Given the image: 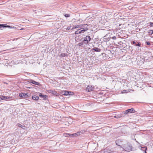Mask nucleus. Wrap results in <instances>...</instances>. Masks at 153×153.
Instances as JSON below:
<instances>
[{"instance_id":"obj_32","label":"nucleus","mask_w":153,"mask_h":153,"mask_svg":"<svg viewBox=\"0 0 153 153\" xmlns=\"http://www.w3.org/2000/svg\"><path fill=\"white\" fill-rule=\"evenodd\" d=\"M112 39L113 40H116V37L115 36H114L112 37Z\"/></svg>"},{"instance_id":"obj_21","label":"nucleus","mask_w":153,"mask_h":153,"mask_svg":"<svg viewBox=\"0 0 153 153\" xmlns=\"http://www.w3.org/2000/svg\"><path fill=\"white\" fill-rule=\"evenodd\" d=\"M147 33L149 34V35L152 36L153 34V30H149L147 32Z\"/></svg>"},{"instance_id":"obj_11","label":"nucleus","mask_w":153,"mask_h":153,"mask_svg":"<svg viewBox=\"0 0 153 153\" xmlns=\"http://www.w3.org/2000/svg\"><path fill=\"white\" fill-rule=\"evenodd\" d=\"M19 96L20 97H24V98H27L28 97V95L27 93H22L19 94Z\"/></svg>"},{"instance_id":"obj_23","label":"nucleus","mask_w":153,"mask_h":153,"mask_svg":"<svg viewBox=\"0 0 153 153\" xmlns=\"http://www.w3.org/2000/svg\"><path fill=\"white\" fill-rule=\"evenodd\" d=\"M5 27V24H1L0 25V29H2Z\"/></svg>"},{"instance_id":"obj_19","label":"nucleus","mask_w":153,"mask_h":153,"mask_svg":"<svg viewBox=\"0 0 153 153\" xmlns=\"http://www.w3.org/2000/svg\"><path fill=\"white\" fill-rule=\"evenodd\" d=\"M68 56V54L66 53H61L59 55L60 57H63L65 56Z\"/></svg>"},{"instance_id":"obj_27","label":"nucleus","mask_w":153,"mask_h":153,"mask_svg":"<svg viewBox=\"0 0 153 153\" xmlns=\"http://www.w3.org/2000/svg\"><path fill=\"white\" fill-rule=\"evenodd\" d=\"M131 43L132 44L134 45L135 46L137 43L135 41H133L131 42Z\"/></svg>"},{"instance_id":"obj_38","label":"nucleus","mask_w":153,"mask_h":153,"mask_svg":"<svg viewBox=\"0 0 153 153\" xmlns=\"http://www.w3.org/2000/svg\"><path fill=\"white\" fill-rule=\"evenodd\" d=\"M1 24H0V25H1Z\"/></svg>"},{"instance_id":"obj_35","label":"nucleus","mask_w":153,"mask_h":153,"mask_svg":"<svg viewBox=\"0 0 153 153\" xmlns=\"http://www.w3.org/2000/svg\"><path fill=\"white\" fill-rule=\"evenodd\" d=\"M151 36V37H153V34L152 35V36Z\"/></svg>"},{"instance_id":"obj_20","label":"nucleus","mask_w":153,"mask_h":153,"mask_svg":"<svg viewBox=\"0 0 153 153\" xmlns=\"http://www.w3.org/2000/svg\"><path fill=\"white\" fill-rule=\"evenodd\" d=\"M141 148H142L141 150H145V152H144V153H147L146 152V150H147V147L146 146H144L143 147H141Z\"/></svg>"},{"instance_id":"obj_26","label":"nucleus","mask_w":153,"mask_h":153,"mask_svg":"<svg viewBox=\"0 0 153 153\" xmlns=\"http://www.w3.org/2000/svg\"><path fill=\"white\" fill-rule=\"evenodd\" d=\"M146 44L148 45H151V43L149 41H146Z\"/></svg>"},{"instance_id":"obj_18","label":"nucleus","mask_w":153,"mask_h":153,"mask_svg":"<svg viewBox=\"0 0 153 153\" xmlns=\"http://www.w3.org/2000/svg\"><path fill=\"white\" fill-rule=\"evenodd\" d=\"M32 98L33 100H37L39 99V97L36 95H34L32 96Z\"/></svg>"},{"instance_id":"obj_33","label":"nucleus","mask_w":153,"mask_h":153,"mask_svg":"<svg viewBox=\"0 0 153 153\" xmlns=\"http://www.w3.org/2000/svg\"><path fill=\"white\" fill-rule=\"evenodd\" d=\"M59 96H60L61 97V98H60V97H59H59L60 98H62V97H63L62 96H61V95H60V94L59 95Z\"/></svg>"},{"instance_id":"obj_31","label":"nucleus","mask_w":153,"mask_h":153,"mask_svg":"<svg viewBox=\"0 0 153 153\" xmlns=\"http://www.w3.org/2000/svg\"><path fill=\"white\" fill-rule=\"evenodd\" d=\"M149 24H150L151 27L153 26V23L152 22H150L149 23Z\"/></svg>"},{"instance_id":"obj_5","label":"nucleus","mask_w":153,"mask_h":153,"mask_svg":"<svg viewBox=\"0 0 153 153\" xmlns=\"http://www.w3.org/2000/svg\"><path fill=\"white\" fill-rule=\"evenodd\" d=\"M82 134V132L81 131L77 132L76 133L70 134H68V136H67L71 137H75L78 136Z\"/></svg>"},{"instance_id":"obj_29","label":"nucleus","mask_w":153,"mask_h":153,"mask_svg":"<svg viewBox=\"0 0 153 153\" xmlns=\"http://www.w3.org/2000/svg\"><path fill=\"white\" fill-rule=\"evenodd\" d=\"M128 92V91L127 90H123L122 91V93H125Z\"/></svg>"},{"instance_id":"obj_17","label":"nucleus","mask_w":153,"mask_h":153,"mask_svg":"<svg viewBox=\"0 0 153 153\" xmlns=\"http://www.w3.org/2000/svg\"><path fill=\"white\" fill-rule=\"evenodd\" d=\"M39 96L40 97L44 99H45L46 98L48 97V96L46 95H43L42 93H40L39 94Z\"/></svg>"},{"instance_id":"obj_24","label":"nucleus","mask_w":153,"mask_h":153,"mask_svg":"<svg viewBox=\"0 0 153 153\" xmlns=\"http://www.w3.org/2000/svg\"><path fill=\"white\" fill-rule=\"evenodd\" d=\"M141 45V44L140 42H137V43H136L135 46H136L140 47Z\"/></svg>"},{"instance_id":"obj_9","label":"nucleus","mask_w":153,"mask_h":153,"mask_svg":"<svg viewBox=\"0 0 153 153\" xmlns=\"http://www.w3.org/2000/svg\"><path fill=\"white\" fill-rule=\"evenodd\" d=\"M110 39V35L109 34H107L103 37V40L105 42H107L109 41Z\"/></svg>"},{"instance_id":"obj_8","label":"nucleus","mask_w":153,"mask_h":153,"mask_svg":"<svg viewBox=\"0 0 153 153\" xmlns=\"http://www.w3.org/2000/svg\"><path fill=\"white\" fill-rule=\"evenodd\" d=\"M87 25V24H84V25H82V24H80L79 25H74L73 27L71 28V30H73L74 29H75L76 28H81V27H84L85 26Z\"/></svg>"},{"instance_id":"obj_16","label":"nucleus","mask_w":153,"mask_h":153,"mask_svg":"<svg viewBox=\"0 0 153 153\" xmlns=\"http://www.w3.org/2000/svg\"><path fill=\"white\" fill-rule=\"evenodd\" d=\"M30 81L31 82H30L33 84L38 85H40L39 82H36L33 80H31Z\"/></svg>"},{"instance_id":"obj_2","label":"nucleus","mask_w":153,"mask_h":153,"mask_svg":"<svg viewBox=\"0 0 153 153\" xmlns=\"http://www.w3.org/2000/svg\"><path fill=\"white\" fill-rule=\"evenodd\" d=\"M126 142V144L122 145L121 148H123V149L126 151L129 152L132 150V146L131 144L125 140Z\"/></svg>"},{"instance_id":"obj_3","label":"nucleus","mask_w":153,"mask_h":153,"mask_svg":"<svg viewBox=\"0 0 153 153\" xmlns=\"http://www.w3.org/2000/svg\"><path fill=\"white\" fill-rule=\"evenodd\" d=\"M85 26L84 27H81L79 29L75 31V34L76 35L84 33L85 32L88 30V28L87 27H85Z\"/></svg>"},{"instance_id":"obj_30","label":"nucleus","mask_w":153,"mask_h":153,"mask_svg":"<svg viewBox=\"0 0 153 153\" xmlns=\"http://www.w3.org/2000/svg\"><path fill=\"white\" fill-rule=\"evenodd\" d=\"M71 26L68 27L66 28L67 30H71Z\"/></svg>"},{"instance_id":"obj_37","label":"nucleus","mask_w":153,"mask_h":153,"mask_svg":"<svg viewBox=\"0 0 153 153\" xmlns=\"http://www.w3.org/2000/svg\"><path fill=\"white\" fill-rule=\"evenodd\" d=\"M27 88H30V87H27Z\"/></svg>"},{"instance_id":"obj_34","label":"nucleus","mask_w":153,"mask_h":153,"mask_svg":"<svg viewBox=\"0 0 153 153\" xmlns=\"http://www.w3.org/2000/svg\"><path fill=\"white\" fill-rule=\"evenodd\" d=\"M48 16H49L48 15H47V16H45V17H48Z\"/></svg>"},{"instance_id":"obj_14","label":"nucleus","mask_w":153,"mask_h":153,"mask_svg":"<svg viewBox=\"0 0 153 153\" xmlns=\"http://www.w3.org/2000/svg\"><path fill=\"white\" fill-rule=\"evenodd\" d=\"M101 50V49L97 47H94L91 50V51H94L97 52H100Z\"/></svg>"},{"instance_id":"obj_25","label":"nucleus","mask_w":153,"mask_h":153,"mask_svg":"<svg viewBox=\"0 0 153 153\" xmlns=\"http://www.w3.org/2000/svg\"><path fill=\"white\" fill-rule=\"evenodd\" d=\"M5 27H8V28H13L14 27H11V26H10V25H6V24H5Z\"/></svg>"},{"instance_id":"obj_36","label":"nucleus","mask_w":153,"mask_h":153,"mask_svg":"<svg viewBox=\"0 0 153 153\" xmlns=\"http://www.w3.org/2000/svg\"><path fill=\"white\" fill-rule=\"evenodd\" d=\"M105 54V53H102V54Z\"/></svg>"},{"instance_id":"obj_1","label":"nucleus","mask_w":153,"mask_h":153,"mask_svg":"<svg viewBox=\"0 0 153 153\" xmlns=\"http://www.w3.org/2000/svg\"><path fill=\"white\" fill-rule=\"evenodd\" d=\"M90 34L87 36L85 37L82 38L81 39L82 41L79 42L77 45L79 47L82 46L84 45H88L89 42L91 40V38L90 36Z\"/></svg>"},{"instance_id":"obj_4","label":"nucleus","mask_w":153,"mask_h":153,"mask_svg":"<svg viewBox=\"0 0 153 153\" xmlns=\"http://www.w3.org/2000/svg\"><path fill=\"white\" fill-rule=\"evenodd\" d=\"M60 94L65 96L72 95L74 94L73 92L69 91H62L60 92Z\"/></svg>"},{"instance_id":"obj_28","label":"nucleus","mask_w":153,"mask_h":153,"mask_svg":"<svg viewBox=\"0 0 153 153\" xmlns=\"http://www.w3.org/2000/svg\"><path fill=\"white\" fill-rule=\"evenodd\" d=\"M64 16L65 17H69L70 16V15L69 14H65L64 15Z\"/></svg>"},{"instance_id":"obj_10","label":"nucleus","mask_w":153,"mask_h":153,"mask_svg":"<svg viewBox=\"0 0 153 153\" xmlns=\"http://www.w3.org/2000/svg\"><path fill=\"white\" fill-rule=\"evenodd\" d=\"M122 142L123 141L121 140H116L115 143L117 145L121 147V146H122V145H123L122 144Z\"/></svg>"},{"instance_id":"obj_12","label":"nucleus","mask_w":153,"mask_h":153,"mask_svg":"<svg viewBox=\"0 0 153 153\" xmlns=\"http://www.w3.org/2000/svg\"><path fill=\"white\" fill-rule=\"evenodd\" d=\"M93 88H92L91 86L88 85L86 88V90L87 91L90 92L93 91Z\"/></svg>"},{"instance_id":"obj_15","label":"nucleus","mask_w":153,"mask_h":153,"mask_svg":"<svg viewBox=\"0 0 153 153\" xmlns=\"http://www.w3.org/2000/svg\"><path fill=\"white\" fill-rule=\"evenodd\" d=\"M17 126L18 127L22 128V129H25L26 128V126L24 125H21L19 123H18L17 124Z\"/></svg>"},{"instance_id":"obj_6","label":"nucleus","mask_w":153,"mask_h":153,"mask_svg":"<svg viewBox=\"0 0 153 153\" xmlns=\"http://www.w3.org/2000/svg\"><path fill=\"white\" fill-rule=\"evenodd\" d=\"M46 91L48 93L51 94L55 96L56 97H59L60 94L54 90H52L51 89L47 90Z\"/></svg>"},{"instance_id":"obj_22","label":"nucleus","mask_w":153,"mask_h":153,"mask_svg":"<svg viewBox=\"0 0 153 153\" xmlns=\"http://www.w3.org/2000/svg\"><path fill=\"white\" fill-rule=\"evenodd\" d=\"M123 117L122 115H118L114 116V117L116 118H119Z\"/></svg>"},{"instance_id":"obj_13","label":"nucleus","mask_w":153,"mask_h":153,"mask_svg":"<svg viewBox=\"0 0 153 153\" xmlns=\"http://www.w3.org/2000/svg\"><path fill=\"white\" fill-rule=\"evenodd\" d=\"M0 100L1 101V100L9 99L10 98V97L6 96H0Z\"/></svg>"},{"instance_id":"obj_7","label":"nucleus","mask_w":153,"mask_h":153,"mask_svg":"<svg viewBox=\"0 0 153 153\" xmlns=\"http://www.w3.org/2000/svg\"><path fill=\"white\" fill-rule=\"evenodd\" d=\"M135 112V111L133 108L128 109L126 110H125L124 111V113L125 114H127L129 113H134Z\"/></svg>"}]
</instances>
